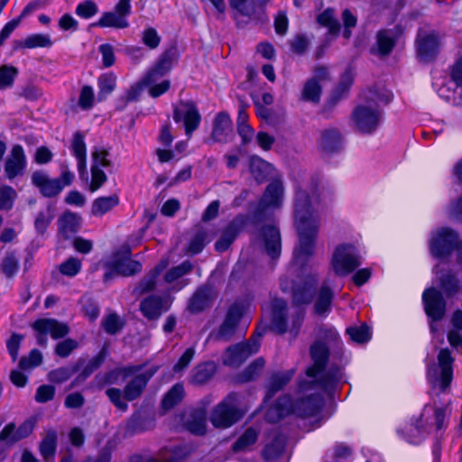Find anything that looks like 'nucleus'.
Returning a JSON list of instances; mask_svg holds the SVG:
<instances>
[{
  "label": "nucleus",
  "instance_id": "obj_28",
  "mask_svg": "<svg viewBox=\"0 0 462 462\" xmlns=\"http://www.w3.org/2000/svg\"><path fill=\"white\" fill-rule=\"evenodd\" d=\"M142 313L150 319H156L168 306H163L162 298L151 296L143 300L140 305Z\"/></svg>",
  "mask_w": 462,
  "mask_h": 462
},
{
  "label": "nucleus",
  "instance_id": "obj_43",
  "mask_svg": "<svg viewBox=\"0 0 462 462\" xmlns=\"http://www.w3.org/2000/svg\"><path fill=\"white\" fill-rule=\"evenodd\" d=\"M184 396V389L180 383H177L165 394L162 402L164 410H170L178 404Z\"/></svg>",
  "mask_w": 462,
  "mask_h": 462
},
{
  "label": "nucleus",
  "instance_id": "obj_47",
  "mask_svg": "<svg viewBox=\"0 0 462 462\" xmlns=\"http://www.w3.org/2000/svg\"><path fill=\"white\" fill-rule=\"evenodd\" d=\"M215 368L211 363L199 365L194 369L192 382L197 384L205 383L212 377Z\"/></svg>",
  "mask_w": 462,
  "mask_h": 462
},
{
  "label": "nucleus",
  "instance_id": "obj_4",
  "mask_svg": "<svg viewBox=\"0 0 462 462\" xmlns=\"http://www.w3.org/2000/svg\"><path fill=\"white\" fill-rule=\"evenodd\" d=\"M321 405L322 402L317 396L302 400L296 406L290 397L283 396L278 400L273 407L268 410L266 419L271 422H277L291 412H297L300 416H313L320 410Z\"/></svg>",
  "mask_w": 462,
  "mask_h": 462
},
{
  "label": "nucleus",
  "instance_id": "obj_14",
  "mask_svg": "<svg viewBox=\"0 0 462 462\" xmlns=\"http://www.w3.org/2000/svg\"><path fill=\"white\" fill-rule=\"evenodd\" d=\"M32 328L39 332L38 342L41 345L46 343L45 336L50 334L51 337L57 339L66 336L69 328L66 323L60 322L53 319H42L36 320Z\"/></svg>",
  "mask_w": 462,
  "mask_h": 462
},
{
  "label": "nucleus",
  "instance_id": "obj_19",
  "mask_svg": "<svg viewBox=\"0 0 462 462\" xmlns=\"http://www.w3.org/2000/svg\"><path fill=\"white\" fill-rule=\"evenodd\" d=\"M26 167V157L21 145L16 144L12 148L11 154L5 163V173L9 180L22 175Z\"/></svg>",
  "mask_w": 462,
  "mask_h": 462
},
{
  "label": "nucleus",
  "instance_id": "obj_59",
  "mask_svg": "<svg viewBox=\"0 0 462 462\" xmlns=\"http://www.w3.org/2000/svg\"><path fill=\"white\" fill-rule=\"evenodd\" d=\"M56 389L51 384H42L36 389L34 400L39 403L51 401L55 396Z\"/></svg>",
  "mask_w": 462,
  "mask_h": 462
},
{
  "label": "nucleus",
  "instance_id": "obj_38",
  "mask_svg": "<svg viewBox=\"0 0 462 462\" xmlns=\"http://www.w3.org/2000/svg\"><path fill=\"white\" fill-rule=\"evenodd\" d=\"M118 203L119 199L116 195L98 198L93 203L92 213L95 216H102L110 211Z\"/></svg>",
  "mask_w": 462,
  "mask_h": 462
},
{
  "label": "nucleus",
  "instance_id": "obj_7",
  "mask_svg": "<svg viewBox=\"0 0 462 462\" xmlns=\"http://www.w3.org/2000/svg\"><path fill=\"white\" fill-rule=\"evenodd\" d=\"M73 179L74 174L67 166L62 167L59 178L52 179L44 171H36L32 174V183L47 198L58 196L66 186L70 185Z\"/></svg>",
  "mask_w": 462,
  "mask_h": 462
},
{
  "label": "nucleus",
  "instance_id": "obj_42",
  "mask_svg": "<svg viewBox=\"0 0 462 462\" xmlns=\"http://www.w3.org/2000/svg\"><path fill=\"white\" fill-rule=\"evenodd\" d=\"M57 434L54 430L47 431L40 445V451L44 460L49 461L56 449Z\"/></svg>",
  "mask_w": 462,
  "mask_h": 462
},
{
  "label": "nucleus",
  "instance_id": "obj_3",
  "mask_svg": "<svg viewBox=\"0 0 462 462\" xmlns=\"http://www.w3.org/2000/svg\"><path fill=\"white\" fill-rule=\"evenodd\" d=\"M156 370V368H152L140 373V366L123 367L110 372L107 374L106 383H114L119 374L123 375L124 379L133 376L124 388V398L125 401L131 402L142 395L148 381Z\"/></svg>",
  "mask_w": 462,
  "mask_h": 462
},
{
  "label": "nucleus",
  "instance_id": "obj_20",
  "mask_svg": "<svg viewBox=\"0 0 462 462\" xmlns=\"http://www.w3.org/2000/svg\"><path fill=\"white\" fill-rule=\"evenodd\" d=\"M283 186L281 181L275 180L270 183L260 202V208L262 211L269 208H278L282 199Z\"/></svg>",
  "mask_w": 462,
  "mask_h": 462
},
{
  "label": "nucleus",
  "instance_id": "obj_18",
  "mask_svg": "<svg viewBox=\"0 0 462 462\" xmlns=\"http://www.w3.org/2000/svg\"><path fill=\"white\" fill-rule=\"evenodd\" d=\"M427 315L433 320H439L445 314L446 302L441 293L434 288L426 290L422 295Z\"/></svg>",
  "mask_w": 462,
  "mask_h": 462
},
{
  "label": "nucleus",
  "instance_id": "obj_6",
  "mask_svg": "<svg viewBox=\"0 0 462 462\" xmlns=\"http://www.w3.org/2000/svg\"><path fill=\"white\" fill-rule=\"evenodd\" d=\"M264 333L265 328L260 326L248 341L228 346L222 356L223 364L231 367L240 366L250 356L259 350V339Z\"/></svg>",
  "mask_w": 462,
  "mask_h": 462
},
{
  "label": "nucleus",
  "instance_id": "obj_60",
  "mask_svg": "<svg viewBox=\"0 0 462 462\" xmlns=\"http://www.w3.org/2000/svg\"><path fill=\"white\" fill-rule=\"evenodd\" d=\"M347 334L351 339L357 343H364L370 339L371 334L369 328L365 325L360 327H352L347 328Z\"/></svg>",
  "mask_w": 462,
  "mask_h": 462
},
{
  "label": "nucleus",
  "instance_id": "obj_24",
  "mask_svg": "<svg viewBox=\"0 0 462 462\" xmlns=\"http://www.w3.org/2000/svg\"><path fill=\"white\" fill-rule=\"evenodd\" d=\"M170 261L168 258H162L159 263L141 280L135 290L140 294H143L154 290L158 276L162 271L166 269Z\"/></svg>",
  "mask_w": 462,
  "mask_h": 462
},
{
  "label": "nucleus",
  "instance_id": "obj_31",
  "mask_svg": "<svg viewBox=\"0 0 462 462\" xmlns=\"http://www.w3.org/2000/svg\"><path fill=\"white\" fill-rule=\"evenodd\" d=\"M320 145L328 152L338 151L342 145V137L336 129H328L322 133Z\"/></svg>",
  "mask_w": 462,
  "mask_h": 462
},
{
  "label": "nucleus",
  "instance_id": "obj_11",
  "mask_svg": "<svg viewBox=\"0 0 462 462\" xmlns=\"http://www.w3.org/2000/svg\"><path fill=\"white\" fill-rule=\"evenodd\" d=\"M381 118V111L372 104L358 106L352 113L354 126L362 134L373 133L377 128Z\"/></svg>",
  "mask_w": 462,
  "mask_h": 462
},
{
  "label": "nucleus",
  "instance_id": "obj_21",
  "mask_svg": "<svg viewBox=\"0 0 462 462\" xmlns=\"http://www.w3.org/2000/svg\"><path fill=\"white\" fill-rule=\"evenodd\" d=\"M232 134V121L230 116L225 113H218L213 122V130L211 137L219 143H224L228 140Z\"/></svg>",
  "mask_w": 462,
  "mask_h": 462
},
{
  "label": "nucleus",
  "instance_id": "obj_58",
  "mask_svg": "<svg viewBox=\"0 0 462 462\" xmlns=\"http://www.w3.org/2000/svg\"><path fill=\"white\" fill-rule=\"evenodd\" d=\"M123 322L116 314H109L102 320V326L106 333L116 334L123 328Z\"/></svg>",
  "mask_w": 462,
  "mask_h": 462
},
{
  "label": "nucleus",
  "instance_id": "obj_17",
  "mask_svg": "<svg viewBox=\"0 0 462 462\" xmlns=\"http://www.w3.org/2000/svg\"><path fill=\"white\" fill-rule=\"evenodd\" d=\"M34 422L31 420L23 421L19 427L14 422L6 424L0 431V441L5 445L14 443L27 438L33 430Z\"/></svg>",
  "mask_w": 462,
  "mask_h": 462
},
{
  "label": "nucleus",
  "instance_id": "obj_50",
  "mask_svg": "<svg viewBox=\"0 0 462 462\" xmlns=\"http://www.w3.org/2000/svg\"><path fill=\"white\" fill-rule=\"evenodd\" d=\"M285 439L282 436L276 437L272 443H268L263 450V457L267 460L279 457L284 448Z\"/></svg>",
  "mask_w": 462,
  "mask_h": 462
},
{
  "label": "nucleus",
  "instance_id": "obj_10",
  "mask_svg": "<svg viewBox=\"0 0 462 462\" xmlns=\"http://www.w3.org/2000/svg\"><path fill=\"white\" fill-rule=\"evenodd\" d=\"M361 264L356 249L351 245L337 246L333 254L331 267L338 276H346Z\"/></svg>",
  "mask_w": 462,
  "mask_h": 462
},
{
  "label": "nucleus",
  "instance_id": "obj_48",
  "mask_svg": "<svg viewBox=\"0 0 462 462\" xmlns=\"http://www.w3.org/2000/svg\"><path fill=\"white\" fill-rule=\"evenodd\" d=\"M192 270V264L189 261H185L180 265L170 269L164 275L165 282L171 284L178 279L183 277Z\"/></svg>",
  "mask_w": 462,
  "mask_h": 462
},
{
  "label": "nucleus",
  "instance_id": "obj_56",
  "mask_svg": "<svg viewBox=\"0 0 462 462\" xmlns=\"http://www.w3.org/2000/svg\"><path fill=\"white\" fill-rule=\"evenodd\" d=\"M54 215L52 213L51 208L49 207L45 210H42L39 212L37 215L35 221H34V226L38 233L43 234L45 230L47 229L48 226L53 219Z\"/></svg>",
  "mask_w": 462,
  "mask_h": 462
},
{
  "label": "nucleus",
  "instance_id": "obj_61",
  "mask_svg": "<svg viewBox=\"0 0 462 462\" xmlns=\"http://www.w3.org/2000/svg\"><path fill=\"white\" fill-rule=\"evenodd\" d=\"M42 361V356L40 351L33 349L28 356H23L19 362V367L23 370L32 369L39 365Z\"/></svg>",
  "mask_w": 462,
  "mask_h": 462
},
{
  "label": "nucleus",
  "instance_id": "obj_57",
  "mask_svg": "<svg viewBox=\"0 0 462 462\" xmlns=\"http://www.w3.org/2000/svg\"><path fill=\"white\" fill-rule=\"evenodd\" d=\"M81 269V261L75 257H69L60 264V272L66 276L73 277L79 273Z\"/></svg>",
  "mask_w": 462,
  "mask_h": 462
},
{
  "label": "nucleus",
  "instance_id": "obj_41",
  "mask_svg": "<svg viewBox=\"0 0 462 462\" xmlns=\"http://www.w3.org/2000/svg\"><path fill=\"white\" fill-rule=\"evenodd\" d=\"M317 22L321 26L327 27L331 35L336 36L338 34L340 25L338 21L335 18L333 9H326L317 17Z\"/></svg>",
  "mask_w": 462,
  "mask_h": 462
},
{
  "label": "nucleus",
  "instance_id": "obj_29",
  "mask_svg": "<svg viewBox=\"0 0 462 462\" xmlns=\"http://www.w3.org/2000/svg\"><path fill=\"white\" fill-rule=\"evenodd\" d=\"M207 412L205 409H199L189 413L186 420L188 430L197 435L206 432Z\"/></svg>",
  "mask_w": 462,
  "mask_h": 462
},
{
  "label": "nucleus",
  "instance_id": "obj_9",
  "mask_svg": "<svg viewBox=\"0 0 462 462\" xmlns=\"http://www.w3.org/2000/svg\"><path fill=\"white\" fill-rule=\"evenodd\" d=\"M245 314L244 306L235 303L227 310L220 326L214 329L208 340L227 342L233 338L238 329V325Z\"/></svg>",
  "mask_w": 462,
  "mask_h": 462
},
{
  "label": "nucleus",
  "instance_id": "obj_55",
  "mask_svg": "<svg viewBox=\"0 0 462 462\" xmlns=\"http://www.w3.org/2000/svg\"><path fill=\"white\" fill-rule=\"evenodd\" d=\"M76 14L84 19H89L98 12L97 4L92 0H85L76 7Z\"/></svg>",
  "mask_w": 462,
  "mask_h": 462
},
{
  "label": "nucleus",
  "instance_id": "obj_25",
  "mask_svg": "<svg viewBox=\"0 0 462 462\" xmlns=\"http://www.w3.org/2000/svg\"><path fill=\"white\" fill-rule=\"evenodd\" d=\"M317 279L310 277L301 284H298L293 291V301L297 305L308 304L312 300Z\"/></svg>",
  "mask_w": 462,
  "mask_h": 462
},
{
  "label": "nucleus",
  "instance_id": "obj_51",
  "mask_svg": "<svg viewBox=\"0 0 462 462\" xmlns=\"http://www.w3.org/2000/svg\"><path fill=\"white\" fill-rule=\"evenodd\" d=\"M16 191L10 186H0V209L10 210L13 208Z\"/></svg>",
  "mask_w": 462,
  "mask_h": 462
},
{
  "label": "nucleus",
  "instance_id": "obj_46",
  "mask_svg": "<svg viewBox=\"0 0 462 462\" xmlns=\"http://www.w3.org/2000/svg\"><path fill=\"white\" fill-rule=\"evenodd\" d=\"M24 48L51 47L52 41L48 34L35 33L29 35L21 44Z\"/></svg>",
  "mask_w": 462,
  "mask_h": 462
},
{
  "label": "nucleus",
  "instance_id": "obj_53",
  "mask_svg": "<svg viewBox=\"0 0 462 462\" xmlns=\"http://www.w3.org/2000/svg\"><path fill=\"white\" fill-rule=\"evenodd\" d=\"M95 103L94 90L90 86H84L79 92L78 106L82 110H89Z\"/></svg>",
  "mask_w": 462,
  "mask_h": 462
},
{
  "label": "nucleus",
  "instance_id": "obj_23",
  "mask_svg": "<svg viewBox=\"0 0 462 462\" xmlns=\"http://www.w3.org/2000/svg\"><path fill=\"white\" fill-rule=\"evenodd\" d=\"M439 42L436 34L420 36L418 40V55L423 61L433 59L439 51Z\"/></svg>",
  "mask_w": 462,
  "mask_h": 462
},
{
  "label": "nucleus",
  "instance_id": "obj_63",
  "mask_svg": "<svg viewBox=\"0 0 462 462\" xmlns=\"http://www.w3.org/2000/svg\"><path fill=\"white\" fill-rule=\"evenodd\" d=\"M142 42L145 46L153 50L160 45L161 37L154 28L149 27L142 32Z\"/></svg>",
  "mask_w": 462,
  "mask_h": 462
},
{
  "label": "nucleus",
  "instance_id": "obj_33",
  "mask_svg": "<svg viewBox=\"0 0 462 462\" xmlns=\"http://www.w3.org/2000/svg\"><path fill=\"white\" fill-rule=\"evenodd\" d=\"M128 25L129 23L126 18H124L122 14H118L114 11L104 13L100 19L96 23L92 24V26L114 27L116 29H124L128 27Z\"/></svg>",
  "mask_w": 462,
  "mask_h": 462
},
{
  "label": "nucleus",
  "instance_id": "obj_26",
  "mask_svg": "<svg viewBox=\"0 0 462 462\" xmlns=\"http://www.w3.org/2000/svg\"><path fill=\"white\" fill-rule=\"evenodd\" d=\"M286 303L282 300H274L272 305L271 328L277 333L286 331L285 322Z\"/></svg>",
  "mask_w": 462,
  "mask_h": 462
},
{
  "label": "nucleus",
  "instance_id": "obj_5",
  "mask_svg": "<svg viewBox=\"0 0 462 462\" xmlns=\"http://www.w3.org/2000/svg\"><path fill=\"white\" fill-rule=\"evenodd\" d=\"M131 251L128 246H124L115 252L104 263L106 272L104 282H107L116 276H131L142 271V264L130 258Z\"/></svg>",
  "mask_w": 462,
  "mask_h": 462
},
{
  "label": "nucleus",
  "instance_id": "obj_30",
  "mask_svg": "<svg viewBox=\"0 0 462 462\" xmlns=\"http://www.w3.org/2000/svg\"><path fill=\"white\" fill-rule=\"evenodd\" d=\"M273 166L258 156H252L250 159V171L257 181L264 180L272 174Z\"/></svg>",
  "mask_w": 462,
  "mask_h": 462
},
{
  "label": "nucleus",
  "instance_id": "obj_45",
  "mask_svg": "<svg viewBox=\"0 0 462 462\" xmlns=\"http://www.w3.org/2000/svg\"><path fill=\"white\" fill-rule=\"evenodd\" d=\"M439 265L436 266V273L439 276L441 288L447 293V295H453L459 291L460 286L457 279L451 273H446L439 275Z\"/></svg>",
  "mask_w": 462,
  "mask_h": 462
},
{
  "label": "nucleus",
  "instance_id": "obj_1",
  "mask_svg": "<svg viewBox=\"0 0 462 462\" xmlns=\"http://www.w3.org/2000/svg\"><path fill=\"white\" fill-rule=\"evenodd\" d=\"M320 208L321 199L316 188L310 191L301 188L297 190L294 218L299 243L293 253V262L297 265H304L314 254Z\"/></svg>",
  "mask_w": 462,
  "mask_h": 462
},
{
  "label": "nucleus",
  "instance_id": "obj_22",
  "mask_svg": "<svg viewBox=\"0 0 462 462\" xmlns=\"http://www.w3.org/2000/svg\"><path fill=\"white\" fill-rule=\"evenodd\" d=\"M216 297L214 290L209 286L199 289L190 299L189 309L193 313H198L208 308Z\"/></svg>",
  "mask_w": 462,
  "mask_h": 462
},
{
  "label": "nucleus",
  "instance_id": "obj_52",
  "mask_svg": "<svg viewBox=\"0 0 462 462\" xmlns=\"http://www.w3.org/2000/svg\"><path fill=\"white\" fill-rule=\"evenodd\" d=\"M17 73V69L14 66L2 65L0 67V89L12 87Z\"/></svg>",
  "mask_w": 462,
  "mask_h": 462
},
{
  "label": "nucleus",
  "instance_id": "obj_32",
  "mask_svg": "<svg viewBox=\"0 0 462 462\" xmlns=\"http://www.w3.org/2000/svg\"><path fill=\"white\" fill-rule=\"evenodd\" d=\"M171 67V58L169 54H164L162 56L157 65L152 69L147 76L144 78L143 82L146 85H152L156 80H158L161 77H162L166 72L170 70Z\"/></svg>",
  "mask_w": 462,
  "mask_h": 462
},
{
  "label": "nucleus",
  "instance_id": "obj_40",
  "mask_svg": "<svg viewBox=\"0 0 462 462\" xmlns=\"http://www.w3.org/2000/svg\"><path fill=\"white\" fill-rule=\"evenodd\" d=\"M265 365V361L262 357H258L252 362L239 375L238 380L241 383H246L258 377Z\"/></svg>",
  "mask_w": 462,
  "mask_h": 462
},
{
  "label": "nucleus",
  "instance_id": "obj_49",
  "mask_svg": "<svg viewBox=\"0 0 462 462\" xmlns=\"http://www.w3.org/2000/svg\"><path fill=\"white\" fill-rule=\"evenodd\" d=\"M292 375V371H286L273 375L268 386L269 394H274L276 392L281 390L291 381Z\"/></svg>",
  "mask_w": 462,
  "mask_h": 462
},
{
  "label": "nucleus",
  "instance_id": "obj_12",
  "mask_svg": "<svg viewBox=\"0 0 462 462\" xmlns=\"http://www.w3.org/2000/svg\"><path fill=\"white\" fill-rule=\"evenodd\" d=\"M438 361L440 367L439 378L433 375L430 370L428 372V378L432 388L439 386L440 391L445 393L448 389L453 378L452 364L454 358L448 348H442L438 355Z\"/></svg>",
  "mask_w": 462,
  "mask_h": 462
},
{
  "label": "nucleus",
  "instance_id": "obj_27",
  "mask_svg": "<svg viewBox=\"0 0 462 462\" xmlns=\"http://www.w3.org/2000/svg\"><path fill=\"white\" fill-rule=\"evenodd\" d=\"M80 217L73 213H65L59 219V233L64 239L70 238L80 226Z\"/></svg>",
  "mask_w": 462,
  "mask_h": 462
},
{
  "label": "nucleus",
  "instance_id": "obj_54",
  "mask_svg": "<svg viewBox=\"0 0 462 462\" xmlns=\"http://www.w3.org/2000/svg\"><path fill=\"white\" fill-rule=\"evenodd\" d=\"M75 373L76 369L73 367H60L51 371L48 374V379L54 383H62L68 381Z\"/></svg>",
  "mask_w": 462,
  "mask_h": 462
},
{
  "label": "nucleus",
  "instance_id": "obj_13",
  "mask_svg": "<svg viewBox=\"0 0 462 462\" xmlns=\"http://www.w3.org/2000/svg\"><path fill=\"white\" fill-rule=\"evenodd\" d=\"M457 240V235L448 228H440L432 234L430 241V253L434 257L448 255Z\"/></svg>",
  "mask_w": 462,
  "mask_h": 462
},
{
  "label": "nucleus",
  "instance_id": "obj_44",
  "mask_svg": "<svg viewBox=\"0 0 462 462\" xmlns=\"http://www.w3.org/2000/svg\"><path fill=\"white\" fill-rule=\"evenodd\" d=\"M333 299V292L327 286L323 285L319 292L318 299L315 302V312L318 314H323L327 312Z\"/></svg>",
  "mask_w": 462,
  "mask_h": 462
},
{
  "label": "nucleus",
  "instance_id": "obj_64",
  "mask_svg": "<svg viewBox=\"0 0 462 462\" xmlns=\"http://www.w3.org/2000/svg\"><path fill=\"white\" fill-rule=\"evenodd\" d=\"M2 270L7 277H12L18 270V258L14 253H7L2 263Z\"/></svg>",
  "mask_w": 462,
  "mask_h": 462
},
{
  "label": "nucleus",
  "instance_id": "obj_35",
  "mask_svg": "<svg viewBox=\"0 0 462 462\" xmlns=\"http://www.w3.org/2000/svg\"><path fill=\"white\" fill-rule=\"evenodd\" d=\"M72 151L78 159V168L80 174L86 173V145L81 134L76 133L72 141Z\"/></svg>",
  "mask_w": 462,
  "mask_h": 462
},
{
  "label": "nucleus",
  "instance_id": "obj_36",
  "mask_svg": "<svg viewBox=\"0 0 462 462\" xmlns=\"http://www.w3.org/2000/svg\"><path fill=\"white\" fill-rule=\"evenodd\" d=\"M395 33L391 30H383L377 33V50L382 55L389 54L395 45Z\"/></svg>",
  "mask_w": 462,
  "mask_h": 462
},
{
  "label": "nucleus",
  "instance_id": "obj_34",
  "mask_svg": "<svg viewBox=\"0 0 462 462\" xmlns=\"http://www.w3.org/2000/svg\"><path fill=\"white\" fill-rule=\"evenodd\" d=\"M322 86L314 79H308L302 88L300 99L306 102L318 104L322 93Z\"/></svg>",
  "mask_w": 462,
  "mask_h": 462
},
{
  "label": "nucleus",
  "instance_id": "obj_37",
  "mask_svg": "<svg viewBox=\"0 0 462 462\" xmlns=\"http://www.w3.org/2000/svg\"><path fill=\"white\" fill-rule=\"evenodd\" d=\"M453 329L448 334V340L451 346L462 345V311L457 310L452 317Z\"/></svg>",
  "mask_w": 462,
  "mask_h": 462
},
{
  "label": "nucleus",
  "instance_id": "obj_2",
  "mask_svg": "<svg viewBox=\"0 0 462 462\" xmlns=\"http://www.w3.org/2000/svg\"><path fill=\"white\" fill-rule=\"evenodd\" d=\"M310 356L314 364L306 372L310 380L308 383L319 385L325 391L332 389L341 378L339 369L319 376L325 367L328 356V347L321 342H316L310 347Z\"/></svg>",
  "mask_w": 462,
  "mask_h": 462
},
{
  "label": "nucleus",
  "instance_id": "obj_15",
  "mask_svg": "<svg viewBox=\"0 0 462 462\" xmlns=\"http://www.w3.org/2000/svg\"><path fill=\"white\" fill-rule=\"evenodd\" d=\"M173 119L176 122L184 121L185 132L188 137L199 127L200 115L196 106L191 102L181 103L176 107L173 113Z\"/></svg>",
  "mask_w": 462,
  "mask_h": 462
},
{
  "label": "nucleus",
  "instance_id": "obj_16",
  "mask_svg": "<svg viewBox=\"0 0 462 462\" xmlns=\"http://www.w3.org/2000/svg\"><path fill=\"white\" fill-rule=\"evenodd\" d=\"M259 240L264 245L267 254L275 259L281 254V235L273 223L264 225L259 232Z\"/></svg>",
  "mask_w": 462,
  "mask_h": 462
},
{
  "label": "nucleus",
  "instance_id": "obj_39",
  "mask_svg": "<svg viewBox=\"0 0 462 462\" xmlns=\"http://www.w3.org/2000/svg\"><path fill=\"white\" fill-rule=\"evenodd\" d=\"M258 433L254 429H247L234 443L233 450L235 452H244L250 449V448L256 442Z\"/></svg>",
  "mask_w": 462,
  "mask_h": 462
},
{
  "label": "nucleus",
  "instance_id": "obj_8",
  "mask_svg": "<svg viewBox=\"0 0 462 462\" xmlns=\"http://www.w3.org/2000/svg\"><path fill=\"white\" fill-rule=\"evenodd\" d=\"M242 416L243 413L238 409V395L230 393L214 408L210 421L216 428L226 429L235 424Z\"/></svg>",
  "mask_w": 462,
  "mask_h": 462
},
{
  "label": "nucleus",
  "instance_id": "obj_62",
  "mask_svg": "<svg viewBox=\"0 0 462 462\" xmlns=\"http://www.w3.org/2000/svg\"><path fill=\"white\" fill-rule=\"evenodd\" d=\"M116 77L113 73H106L98 79L99 95L110 94L116 87Z\"/></svg>",
  "mask_w": 462,
  "mask_h": 462
}]
</instances>
